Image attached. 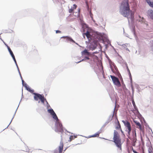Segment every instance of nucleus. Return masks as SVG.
Returning <instances> with one entry per match:
<instances>
[{
	"label": "nucleus",
	"mask_w": 153,
	"mask_h": 153,
	"mask_svg": "<svg viewBox=\"0 0 153 153\" xmlns=\"http://www.w3.org/2000/svg\"><path fill=\"white\" fill-rule=\"evenodd\" d=\"M117 121H118V125L116 127V128L117 129H120L121 128V126H120V124L119 122L118 121V120H117Z\"/></svg>",
	"instance_id": "nucleus-23"
},
{
	"label": "nucleus",
	"mask_w": 153,
	"mask_h": 153,
	"mask_svg": "<svg viewBox=\"0 0 153 153\" xmlns=\"http://www.w3.org/2000/svg\"><path fill=\"white\" fill-rule=\"evenodd\" d=\"M25 87L26 88L27 90L30 92V93H32L33 94V93H34L33 92L34 91L33 90L31 89L30 88L27 87V85L26 83H25Z\"/></svg>",
	"instance_id": "nucleus-15"
},
{
	"label": "nucleus",
	"mask_w": 153,
	"mask_h": 153,
	"mask_svg": "<svg viewBox=\"0 0 153 153\" xmlns=\"http://www.w3.org/2000/svg\"><path fill=\"white\" fill-rule=\"evenodd\" d=\"M133 137L131 139L132 140V141L134 144L136 142L137 139V136L136 131H135L134 132H133Z\"/></svg>",
	"instance_id": "nucleus-10"
},
{
	"label": "nucleus",
	"mask_w": 153,
	"mask_h": 153,
	"mask_svg": "<svg viewBox=\"0 0 153 153\" xmlns=\"http://www.w3.org/2000/svg\"><path fill=\"white\" fill-rule=\"evenodd\" d=\"M127 71H128V73H129V76H130V77H131V73H130V71L128 69V66H127Z\"/></svg>",
	"instance_id": "nucleus-24"
},
{
	"label": "nucleus",
	"mask_w": 153,
	"mask_h": 153,
	"mask_svg": "<svg viewBox=\"0 0 153 153\" xmlns=\"http://www.w3.org/2000/svg\"><path fill=\"white\" fill-rule=\"evenodd\" d=\"M114 68H115V69L116 70V71H114L112 69V71L113 72L116 73V72H117V68L116 67H115Z\"/></svg>",
	"instance_id": "nucleus-25"
},
{
	"label": "nucleus",
	"mask_w": 153,
	"mask_h": 153,
	"mask_svg": "<svg viewBox=\"0 0 153 153\" xmlns=\"http://www.w3.org/2000/svg\"><path fill=\"white\" fill-rule=\"evenodd\" d=\"M121 6L122 8V15L125 17H128L130 14V11L131 12V11L130 10L128 1L126 0L123 1L122 3Z\"/></svg>",
	"instance_id": "nucleus-1"
},
{
	"label": "nucleus",
	"mask_w": 153,
	"mask_h": 153,
	"mask_svg": "<svg viewBox=\"0 0 153 153\" xmlns=\"http://www.w3.org/2000/svg\"><path fill=\"white\" fill-rule=\"evenodd\" d=\"M133 146H135V144H134H134H133Z\"/></svg>",
	"instance_id": "nucleus-34"
},
{
	"label": "nucleus",
	"mask_w": 153,
	"mask_h": 153,
	"mask_svg": "<svg viewBox=\"0 0 153 153\" xmlns=\"http://www.w3.org/2000/svg\"><path fill=\"white\" fill-rule=\"evenodd\" d=\"M130 12H131V19H133V18H134V16H132V15H133V14H132V12H131V11H130Z\"/></svg>",
	"instance_id": "nucleus-26"
},
{
	"label": "nucleus",
	"mask_w": 153,
	"mask_h": 153,
	"mask_svg": "<svg viewBox=\"0 0 153 153\" xmlns=\"http://www.w3.org/2000/svg\"><path fill=\"white\" fill-rule=\"evenodd\" d=\"M76 137L75 136H71L69 138V141L71 142V140L74 139V138H76Z\"/></svg>",
	"instance_id": "nucleus-21"
},
{
	"label": "nucleus",
	"mask_w": 153,
	"mask_h": 153,
	"mask_svg": "<svg viewBox=\"0 0 153 153\" xmlns=\"http://www.w3.org/2000/svg\"><path fill=\"white\" fill-rule=\"evenodd\" d=\"M134 123H135V124H136V125H137V127H139L141 125L140 123L139 122H137V121H135V120H134Z\"/></svg>",
	"instance_id": "nucleus-22"
},
{
	"label": "nucleus",
	"mask_w": 153,
	"mask_h": 153,
	"mask_svg": "<svg viewBox=\"0 0 153 153\" xmlns=\"http://www.w3.org/2000/svg\"><path fill=\"white\" fill-rule=\"evenodd\" d=\"M148 14L151 19H153V10H148Z\"/></svg>",
	"instance_id": "nucleus-12"
},
{
	"label": "nucleus",
	"mask_w": 153,
	"mask_h": 153,
	"mask_svg": "<svg viewBox=\"0 0 153 153\" xmlns=\"http://www.w3.org/2000/svg\"><path fill=\"white\" fill-rule=\"evenodd\" d=\"M113 116H112V117H113Z\"/></svg>",
	"instance_id": "nucleus-33"
},
{
	"label": "nucleus",
	"mask_w": 153,
	"mask_h": 153,
	"mask_svg": "<svg viewBox=\"0 0 153 153\" xmlns=\"http://www.w3.org/2000/svg\"><path fill=\"white\" fill-rule=\"evenodd\" d=\"M132 150L133 151V152L134 153H135V152H137L135 150H134V149H133V147H132Z\"/></svg>",
	"instance_id": "nucleus-30"
},
{
	"label": "nucleus",
	"mask_w": 153,
	"mask_h": 153,
	"mask_svg": "<svg viewBox=\"0 0 153 153\" xmlns=\"http://www.w3.org/2000/svg\"><path fill=\"white\" fill-rule=\"evenodd\" d=\"M146 1L150 7H153V1H151L150 0H146Z\"/></svg>",
	"instance_id": "nucleus-17"
},
{
	"label": "nucleus",
	"mask_w": 153,
	"mask_h": 153,
	"mask_svg": "<svg viewBox=\"0 0 153 153\" xmlns=\"http://www.w3.org/2000/svg\"><path fill=\"white\" fill-rule=\"evenodd\" d=\"M137 128L139 129L140 131H141L143 133L144 132V126H141V125L139 127H137Z\"/></svg>",
	"instance_id": "nucleus-18"
},
{
	"label": "nucleus",
	"mask_w": 153,
	"mask_h": 153,
	"mask_svg": "<svg viewBox=\"0 0 153 153\" xmlns=\"http://www.w3.org/2000/svg\"><path fill=\"white\" fill-rule=\"evenodd\" d=\"M45 102L47 103V104H48V103L47 102V101L46 100V99H45V100H44V103H45Z\"/></svg>",
	"instance_id": "nucleus-29"
},
{
	"label": "nucleus",
	"mask_w": 153,
	"mask_h": 153,
	"mask_svg": "<svg viewBox=\"0 0 153 153\" xmlns=\"http://www.w3.org/2000/svg\"><path fill=\"white\" fill-rule=\"evenodd\" d=\"M85 59H89V58L88 57H87V56H85Z\"/></svg>",
	"instance_id": "nucleus-31"
},
{
	"label": "nucleus",
	"mask_w": 153,
	"mask_h": 153,
	"mask_svg": "<svg viewBox=\"0 0 153 153\" xmlns=\"http://www.w3.org/2000/svg\"><path fill=\"white\" fill-rule=\"evenodd\" d=\"M5 45L7 46L8 49L10 53V54L11 55V56L12 57L13 59V60H14L15 63L16 64H17V62H16V59H15V56H14L12 51L11 50L10 48L7 45H6V44H5Z\"/></svg>",
	"instance_id": "nucleus-9"
},
{
	"label": "nucleus",
	"mask_w": 153,
	"mask_h": 153,
	"mask_svg": "<svg viewBox=\"0 0 153 153\" xmlns=\"http://www.w3.org/2000/svg\"><path fill=\"white\" fill-rule=\"evenodd\" d=\"M62 38H63L65 39H66V40L68 41L72 42H73L75 43V42L71 37H62Z\"/></svg>",
	"instance_id": "nucleus-14"
},
{
	"label": "nucleus",
	"mask_w": 153,
	"mask_h": 153,
	"mask_svg": "<svg viewBox=\"0 0 153 153\" xmlns=\"http://www.w3.org/2000/svg\"><path fill=\"white\" fill-rule=\"evenodd\" d=\"M63 143L62 141L60 142V145L59 148V150H55L54 151L53 153H62L63 149Z\"/></svg>",
	"instance_id": "nucleus-7"
},
{
	"label": "nucleus",
	"mask_w": 153,
	"mask_h": 153,
	"mask_svg": "<svg viewBox=\"0 0 153 153\" xmlns=\"http://www.w3.org/2000/svg\"><path fill=\"white\" fill-rule=\"evenodd\" d=\"M56 121L55 124V131L56 132H61L62 133L63 131V128L62 125L60 123L58 120H56Z\"/></svg>",
	"instance_id": "nucleus-3"
},
{
	"label": "nucleus",
	"mask_w": 153,
	"mask_h": 153,
	"mask_svg": "<svg viewBox=\"0 0 153 153\" xmlns=\"http://www.w3.org/2000/svg\"><path fill=\"white\" fill-rule=\"evenodd\" d=\"M39 102H40V101H39Z\"/></svg>",
	"instance_id": "nucleus-35"
},
{
	"label": "nucleus",
	"mask_w": 153,
	"mask_h": 153,
	"mask_svg": "<svg viewBox=\"0 0 153 153\" xmlns=\"http://www.w3.org/2000/svg\"><path fill=\"white\" fill-rule=\"evenodd\" d=\"M85 34L86 35L87 38L88 39L89 41H90L91 39V35H90L89 32L87 31L86 33H85Z\"/></svg>",
	"instance_id": "nucleus-16"
},
{
	"label": "nucleus",
	"mask_w": 153,
	"mask_h": 153,
	"mask_svg": "<svg viewBox=\"0 0 153 153\" xmlns=\"http://www.w3.org/2000/svg\"><path fill=\"white\" fill-rule=\"evenodd\" d=\"M122 122L124 123L125 126L128 129V134L129 135L131 130V126L130 122L127 120H123L122 121Z\"/></svg>",
	"instance_id": "nucleus-5"
},
{
	"label": "nucleus",
	"mask_w": 153,
	"mask_h": 153,
	"mask_svg": "<svg viewBox=\"0 0 153 153\" xmlns=\"http://www.w3.org/2000/svg\"><path fill=\"white\" fill-rule=\"evenodd\" d=\"M56 33H61V31L59 30H57L56 31Z\"/></svg>",
	"instance_id": "nucleus-27"
},
{
	"label": "nucleus",
	"mask_w": 153,
	"mask_h": 153,
	"mask_svg": "<svg viewBox=\"0 0 153 153\" xmlns=\"http://www.w3.org/2000/svg\"><path fill=\"white\" fill-rule=\"evenodd\" d=\"M48 112L49 113L52 115L53 118L56 120H58V119L54 112V111L52 109H50L48 110Z\"/></svg>",
	"instance_id": "nucleus-8"
},
{
	"label": "nucleus",
	"mask_w": 153,
	"mask_h": 153,
	"mask_svg": "<svg viewBox=\"0 0 153 153\" xmlns=\"http://www.w3.org/2000/svg\"><path fill=\"white\" fill-rule=\"evenodd\" d=\"M113 140V141L115 143L117 147L121 151H122V142L121 139L118 133L116 130L114 131Z\"/></svg>",
	"instance_id": "nucleus-2"
},
{
	"label": "nucleus",
	"mask_w": 153,
	"mask_h": 153,
	"mask_svg": "<svg viewBox=\"0 0 153 153\" xmlns=\"http://www.w3.org/2000/svg\"><path fill=\"white\" fill-rule=\"evenodd\" d=\"M82 55L85 56H89L90 55V53L86 49H85L82 52Z\"/></svg>",
	"instance_id": "nucleus-13"
},
{
	"label": "nucleus",
	"mask_w": 153,
	"mask_h": 153,
	"mask_svg": "<svg viewBox=\"0 0 153 153\" xmlns=\"http://www.w3.org/2000/svg\"><path fill=\"white\" fill-rule=\"evenodd\" d=\"M110 77L114 85H116L118 87L121 86V85L120 83L117 78L112 75H111Z\"/></svg>",
	"instance_id": "nucleus-6"
},
{
	"label": "nucleus",
	"mask_w": 153,
	"mask_h": 153,
	"mask_svg": "<svg viewBox=\"0 0 153 153\" xmlns=\"http://www.w3.org/2000/svg\"><path fill=\"white\" fill-rule=\"evenodd\" d=\"M149 153H153V149L152 147H149L148 149Z\"/></svg>",
	"instance_id": "nucleus-20"
},
{
	"label": "nucleus",
	"mask_w": 153,
	"mask_h": 153,
	"mask_svg": "<svg viewBox=\"0 0 153 153\" xmlns=\"http://www.w3.org/2000/svg\"><path fill=\"white\" fill-rule=\"evenodd\" d=\"M120 131H121V133H122V134H123V131H122V129L121 128L120 129Z\"/></svg>",
	"instance_id": "nucleus-32"
},
{
	"label": "nucleus",
	"mask_w": 153,
	"mask_h": 153,
	"mask_svg": "<svg viewBox=\"0 0 153 153\" xmlns=\"http://www.w3.org/2000/svg\"><path fill=\"white\" fill-rule=\"evenodd\" d=\"M77 7V6L75 4L73 5V7H72L69 10V12L70 13H72L73 12L74 10L76 9Z\"/></svg>",
	"instance_id": "nucleus-11"
},
{
	"label": "nucleus",
	"mask_w": 153,
	"mask_h": 153,
	"mask_svg": "<svg viewBox=\"0 0 153 153\" xmlns=\"http://www.w3.org/2000/svg\"><path fill=\"white\" fill-rule=\"evenodd\" d=\"M22 83L23 85L25 86V84H24V80L22 79Z\"/></svg>",
	"instance_id": "nucleus-28"
},
{
	"label": "nucleus",
	"mask_w": 153,
	"mask_h": 153,
	"mask_svg": "<svg viewBox=\"0 0 153 153\" xmlns=\"http://www.w3.org/2000/svg\"><path fill=\"white\" fill-rule=\"evenodd\" d=\"M33 94L34 95L33 97L35 100L37 101L39 99L41 102L43 104H44V100H45V98L43 94H41L35 93H33Z\"/></svg>",
	"instance_id": "nucleus-4"
},
{
	"label": "nucleus",
	"mask_w": 153,
	"mask_h": 153,
	"mask_svg": "<svg viewBox=\"0 0 153 153\" xmlns=\"http://www.w3.org/2000/svg\"><path fill=\"white\" fill-rule=\"evenodd\" d=\"M100 133V132H98L94 134L91 136L90 137H98L99 136V134Z\"/></svg>",
	"instance_id": "nucleus-19"
}]
</instances>
